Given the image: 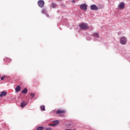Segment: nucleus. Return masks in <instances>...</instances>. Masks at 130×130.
<instances>
[{
	"label": "nucleus",
	"instance_id": "f257e3e1",
	"mask_svg": "<svg viewBox=\"0 0 130 130\" xmlns=\"http://www.w3.org/2000/svg\"><path fill=\"white\" fill-rule=\"evenodd\" d=\"M67 112V111L66 110H61V109H58L56 111V114H59L60 116H64V113Z\"/></svg>",
	"mask_w": 130,
	"mask_h": 130
},
{
	"label": "nucleus",
	"instance_id": "f03ea898",
	"mask_svg": "<svg viewBox=\"0 0 130 130\" xmlns=\"http://www.w3.org/2000/svg\"><path fill=\"white\" fill-rule=\"evenodd\" d=\"M79 27L80 29H82V30H87L88 29V25L86 23H81L79 24Z\"/></svg>",
	"mask_w": 130,
	"mask_h": 130
},
{
	"label": "nucleus",
	"instance_id": "7ed1b4c3",
	"mask_svg": "<svg viewBox=\"0 0 130 130\" xmlns=\"http://www.w3.org/2000/svg\"><path fill=\"white\" fill-rule=\"evenodd\" d=\"M120 42L121 44L122 45H124L125 44H126V42H127V40L126 39V38L123 37L120 39Z\"/></svg>",
	"mask_w": 130,
	"mask_h": 130
},
{
	"label": "nucleus",
	"instance_id": "20e7f679",
	"mask_svg": "<svg viewBox=\"0 0 130 130\" xmlns=\"http://www.w3.org/2000/svg\"><path fill=\"white\" fill-rule=\"evenodd\" d=\"M125 7V4H124V3L121 2L118 5V8L120 10H123Z\"/></svg>",
	"mask_w": 130,
	"mask_h": 130
},
{
	"label": "nucleus",
	"instance_id": "39448f33",
	"mask_svg": "<svg viewBox=\"0 0 130 130\" xmlns=\"http://www.w3.org/2000/svg\"><path fill=\"white\" fill-rule=\"evenodd\" d=\"M88 6H87V4H81L80 6V8L83 11H86L87 10V7Z\"/></svg>",
	"mask_w": 130,
	"mask_h": 130
},
{
	"label": "nucleus",
	"instance_id": "423d86ee",
	"mask_svg": "<svg viewBox=\"0 0 130 130\" xmlns=\"http://www.w3.org/2000/svg\"><path fill=\"white\" fill-rule=\"evenodd\" d=\"M38 4L40 8H43V6H44V1L42 0H40L39 1H38Z\"/></svg>",
	"mask_w": 130,
	"mask_h": 130
},
{
	"label": "nucleus",
	"instance_id": "0eeeda50",
	"mask_svg": "<svg viewBox=\"0 0 130 130\" xmlns=\"http://www.w3.org/2000/svg\"><path fill=\"white\" fill-rule=\"evenodd\" d=\"M90 9L92 11H97L98 10V7L95 5H92L90 6Z\"/></svg>",
	"mask_w": 130,
	"mask_h": 130
},
{
	"label": "nucleus",
	"instance_id": "6e6552de",
	"mask_svg": "<svg viewBox=\"0 0 130 130\" xmlns=\"http://www.w3.org/2000/svg\"><path fill=\"white\" fill-rule=\"evenodd\" d=\"M59 123V120H56L54 121L52 123L49 124V125H51V126H55V125H57Z\"/></svg>",
	"mask_w": 130,
	"mask_h": 130
},
{
	"label": "nucleus",
	"instance_id": "1a4fd4ad",
	"mask_svg": "<svg viewBox=\"0 0 130 130\" xmlns=\"http://www.w3.org/2000/svg\"><path fill=\"white\" fill-rule=\"evenodd\" d=\"M26 105H27V103L25 102V101H23L20 105V107H21V108H24V107H25Z\"/></svg>",
	"mask_w": 130,
	"mask_h": 130
},
{
	"label": "nucleus",
	"instance_id": "9d476101",
	"mask_svg": "<svg viewBox=\"0 0 130 130\" xmlns=\"http://www.w3.org/2000/svg\"><path fill=\"white\" fill-rule=\"evenodd\" d=\"M21 90V86L20 85H18L16 88H15V91L16 93H18V92H20Z\"/></svg>",
	"mask_w": 130,
	"mask_h": 130
},
{
	"label": "nucleus",
	"instance_id": "9b49d317",
	"mask_svg": "<svg viewBox=\"0 0 130 130\" xmlns=\"http://www.w3.org/2000/svg\"><path fill=\"white\" fill-rule=\"evenodd\" d=\"M7 95V92L6 91H2L0 94V97H3V96H6Z\"/></svg>",
	"mask_w": 130,
	"mask_h": 130
},
{
	"label": "nucleus",
	"instance_id": "f8f14e48",
	"mask_svg": "<svg viewBox=\"0 0 130 130\" xmlns=\"http://www.w3.org/2000/svg\"><path fill=\"white\" fill-rule=\"evenodd\" d=\"M41 111H45V106H40Z\"/></svg>",
	"mask_w": 130,
	"mask_h": 130
},
{
	"label": "nucleus",
	"instance_id": "ddd939ff",
	"mask_svg": "<svg viewBox=\"0 0 130 130\" xmlns=\"http://www.w3.org/2000/svg\"><path fill=\"white\" fill-rule=\"evenodd\" d=\"M27 88H24L22 90V93H23V94H27Z\"/></svg>",
	"mask_w": 130,
	"mask_h": 130
},
{
	"label": "nucleus",
	"instance_id": "4468645a",
	"mask_svg": "<svg viewBox=\"0 0 130 130\" xmlns=\"http://www.w3.org/2000/svg\"><path fill=\"white\" fill-rule=\"evenodd\" d=\"M51 7L53 8H56V5L54 3H52L51 5Z\"/></svg>",
	"mask_w": 130,
	"mask_h": 130
},
{
	"label": "nucleus",
	"instance_id": "2eb2a0df",
	"mask_svg": "<svg viewBox=\"0 0 130 130\" xmlns=\"http://www.w3.org/2000/svg\"><path fill=\"white\" fill-rule=\"evenodd\" d=\"M42 14H46V10L45 9H43L41 11Z\"/></svg>",
	"mask_w": 130,
	"mask_h": 130
},
{
	"label": "nucleus",
	"instance_id": "dca6fc26",
	"mask_svg": "<svg viewBox=\"0 0 130 130\" xmlns=\"http://www.w3.org/2000/svg\"><path fill=\"white\" fill-rule=\"evenodd\" d=\"M93 36H94V37L99 38V35H98V33H94V34H93Z\"/></svg>",
	"mask_w": 130,
	"mask_h": 130
},
{
	"label": "nucleus",
	"instance_id": "f3484780",
	"mask_svg": "<svg viewBox=\"0 0 130 130\" xmlns=\"http://www.w3.org/2000/svg\"><path fill=\"white\" fill-rule=\"evenodd\" d=\"M37 129L38 130H42V129H43V127H42V126H39V127H38Z\"/></svg>",
	"mask_w": 130,
	"mask_h": 130
},
{
	"label": "nucleus",
	"instance_id": "a211bd4d",
	"mask_svg": "<svg viewBox=\"0 0 130 130\" xmlns=\"http://www.w3.org/2000/svg\"><path fill=\"white\" fill-rule=\"evenodd\" d=\"M30 96L32 97V98H34V97H35V93H30Z\"/></svg>",
	"mask_w": 130,
	"mask_h": 130
},
{
	"label": "nucleus",
	"instance_id": "6ab92c4d",
	"mask_svg": "<svg viewBox=\"0 0 130 130\" xmlns=\"http://www.w3.org/2000/svg\"><path fill=\"white\" fill-rule=\"evenodd\" d=\"M5 78H6L5 76H3L1 77V80L2 81H4V80H5Z\"/></svg>",
	"mask_w": 130,
	"mask_h": 130
},
{
	"label": "nucleus",
	"instance_id": "aec40b11",
	"mask_svg": "<svg viewBox=\"0 0 130 130\" xmlns=\"http://www.w3.org/2000/svg\"><path fill=\"white\" fill-rule=\"evenodd\" d=\"M65 130H76V129H66Z\"/></svg>",
	"mask_w": 130,
	"mask_h": 130
},
{
	"label": "nucleus",
	"instance_id": "412c9836",
	"mask_svg": "<svg viewBox=\"0 0 130 130\" xmlns=\"http://www.w3.org/2000/svg\"><path fill=\"white\" fill-rule=\"evenodd\" d=\"M72 3H75V0L72 1Z\"/></svg>",
	"mask_w": 130,
	"mask_h": 130
},
{
	"label": "nucleus",
	"instance_id": "4be33fe9",
	"mask_svg": "<svg viewBox=\"0 0 130 130\" xmlns=\"http://www.w3.org/2000/svg\"><path fill=\"white\" fill-rule=\"evenodd\" d=\"M47 17H49V15L48 14L46 15Z\"/></svg>",
	"mask_w": 130,
	"mask_h": 130
},
{
	"label": "nucleus",
	"instance_id": "5701e85b",
	"mask_svg": "<svg viewBox=\"0 0 130 130\" xmlns=\"http://www.w3.org/2000/svg\"><path fill=\"white\" fill-rule=\"evenodd\" d=\"M0 77H1V75H0Z\"/></svg>",
	"mask_w": 130,
	"mask_h": 130
}]
</instances>
